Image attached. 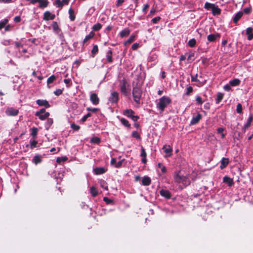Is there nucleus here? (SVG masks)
I'll use <instances>...</instances> for the list:
<instances>
[{
    "label": "nucleus",
    "instance_id": "nucleus-53",
    "mask_svg": "<svg viewBox=\"0 0 253 253\" xmlns=\"http://www.w3.org/2000/svg\"><path fill=\"white\" fill-rule=\"evenodd\" d=\"M132 136L136 138H140V135L136 131L132 132Z\"/></svg>",
    "mask_w": 253,
    "mask_h": 253
},
{
    "label": "nucleus",
    "instance_id": "nucleus-55",
    "mask_svg": "<svg viewBox=\"0 0 253 253\" xmlns=\"http://www.w3.org/2000/svg\"><path fill=\"white\" fill-rule=\"evenodd\" d=\"M91 116V114L88 113H87V114H86L85 115H84L83 118L82 119V121L83 122H84L86 119L89 117L90 116Z\"/></svg>",
    "mask_w": 253,
    "mask_h": 253
},
{
    "label": "nucleus",
    "instance_id": "nucleus-50",
    "mask_svg": "<svg viewBox=\"0 0 253 253\" xmlns=\"http://www.w3.org/2000/svg\"><path fill=\"white\" fill-rule=\"evenodd\" d=\"M63 92V89H57L54 91V94L57 96L61 95Z\"/></svg>",
    "mask_w": 253,
    "mask_h": 253
},
{
    "label": "nucleus",
    "instance_id": "nucleus-60",
    "mask_svg": "<svg viewBox=\"0 0 253 253\" xmlns=\"http://www.w3.org/2000/svg\"><path fill=\"white\" fill-rule=\"evenodd\" d=\"M138 47H139V43H134L132 44L131 48L133 50H136V49L138 48Z\"/></svg>",
    "mask_w": 253,
    "mask_h": 253
},
{
    "label": "nucleus",
    "instance_id": "nucleus-13",
    "mask_svg": "<svg viewBox=\"0 0 253 253\" xmlns=\"http://www.w3.org/2000/svg\"><path fill=\"white\" fill-rule=\"evenodd\" d=\"M163 149L164 150L165 153L167 154L166 157H169L171 155L172 149L171 148H170V146H168V148H167V145H165L163 146Z\"/></svg>",
    "mask_w": 253,
    "mask_h": 253
},
{
    "label": "nucleus",
    "instance_id": "nucleus-62",
    "mask_svg": "<svg viewBox=\"0 0 253 253\" xmlns=\"http://www.w3.org/2000/svg\"><path fill=\"white\" fill-rule=\"evenodd\" d=\"M130 118H131L133 121L136 122L139 119V117L132 115Z\"/></svg>",
    "mask_w": 253,
    "mask_h": 253
},
{
    "label": "nucleus",
    "instance_id": "nucleus-57",
    "mask_svg": "<svg viewBox=\"0 0 253 253\" xmlns=\"http://www.w3.org/2000/svg\"><path fill=\"white\" fill-rule=\"evenodd\" d=\"M103 201L105 202L107 204H110L112 203V200L108 198L107 197H104L103 198Z\"/></svg>",
    "mask_w": 253,
    "mask_h": 253
},
{
    "label": "nucleus",
    "instance_id": "nucleus-7",
    "mask_svg": "<svg viewBox=\"0 0 253 253\" xmlns=\"http://www.w3.org/2000/svg\"><path fill=\"white\" fill-rule=\"evenodd\" d=\"M119 99V94L117 92H113L109 98V100L112 103H117Z\"/></svg>",
    "mask_w": 253,
    "mask_h": 253
},
{
    "label": "nucleus",
    "instance_id": "nucleus-56",
    "mask_svg": "<svg viewBox=\"0 0 253 253\" xmlns=\"http://www.w3.org/2000/svg\"><path fill=\"white\" fill-rule=\"evenodd\" d=\"M161 19L160 17L158 16L152 19V22L156 24L157 22Z\"/></svg>",
    "mask_w": 253,
    "mask_h": 253
},
{
    "label": "nucleus",
    "instance_id": "nucleus-20",
    "mask_svg": "<svg viewBox=\"0 0 253 253\" xmlns=\"http://www.w3.org/2000/svg\"><path fill=\"white\" fill-rule=\"evenodd\" d=\"M38 2L39 3V7L41 8L46 7L49 3L47 0H40Z\"/></svg>",
    "mask_w": 253,
    "mask_h": 253
},
{
    "label": "nucleus",
    "instance_id": "nucleus-47",
    "mask_svg": "<svg viewBox=\"0 0 253 253\" xmlns=\"http://www.w3.org/2000/svg\"><path fill=\"white\" fill-rule=\"evenodd\" d=\"M135 38V36H131L126 41V44H129L131 43L134 40Z\"/></svg>",
    "mask_w": 253,
    "mask_h": 253
},
{
    "label": "nucleus",
    "instance_id": "nucleus-16",
    "mask_svg": "<svg viewBox=\"0 0 253 253\" xmlns=\"http://www.w3.org/2000/svg\"><path fill=\"white\" fill-rule=\"evenodd\" d=\"M228 163L229 159L228 158H223L221 161L220 168L223 169L228 165Z\"/></svg>",
    "mask_w": 253,
    "mask_h": 253
},
{
    "label": "nucleus",
    "instance_id": "nucleus-19",
    "mask_svg": "<svg viewBox=\"0 0 253 253\" xmlns=\"http://www.w3.org/2000/svg\"><path fill=\"white\" fill-rule=\"evenodd\" d=\"M223 181L224 182L227 183L229 186H231L234 183L233 180L227 176L223 177Z\"/></svg>",
    "mask_w": 253,
    "mask_h": 253
},
{
    "label": "nucleus",
    "instance_id": "nucleus-12",
    "mask_svg": "<svg viewBox=\"0 0 253 253\" xmlns=\"http://www.w3.org/2000/svg\"><path fill=\"white\" fill-rule=\"evenodd\" d=\"M161 195L167 199H169L171 197L170 192L167 190L162 189L160 191Z\"/></svg>",
    "mask_w": 253,
    "mask_h": 253
},
{
    "label": "nucleus",
    "instance_id": "nucleus-39",
    "mask_svg": "<svg viewBox=\"0 0 253 253\" xmlns=\"http://www.w3.org/2000/svg\"><path fill=\"white\" fill-rule=\"evenodd\" d=\"M196 43V40L195 39H192L188 42V45L190 47H194Z\"/></svg>",
    "mask_w": 253,
    "mask_h": 253
},
{
    "label": "nucleus",
    "instance_id": "nucleus-32",
    "mask_svg": "<svg viewBox=\"0 0 253 253\" xmlns=\"http://www.w3.org/2000/svg\"><path fill=\"white\" fill-rule=\"evenodd\" d=\"M49 116V113L48 112H46L44 114H41L40 116H37L39 117V119L41 120H44L45 119L48 117Z\"/></svg>",
    "mask_w": 253,
    "mask_h": 253
},
{
    "label": "nucleus",
    "instance_id": "nucleus-44",
    "mask_svg": "<svg viewBox=\"0 0 253 253\" xmlns=\"http://www.w3.org/2000/svg\"><path fill=\"white\" fill-rule=\"evenodd\" d=\"M158 168L161 169V171L163 173H165L167 171L166 168L165 166L163 165L161 163H159L158 165Z\"/></svg>",
    "mask_w": 253,
    "mask_h": 253
},
{
    "label": "nucleus",
    "instance_id": "nucleus-64",
    "mask_svg": "<svg viewBox=\"0 0 253 253\" xmlns=\"http://www.w3.org/2000/svg\"><path fill=\"white\" fill-rule=\"evenodd\" d=\"M124 2V0H118L116 6L117 7L120 6Z\"/></svg>",
    "mask_w": 253,
    "mask_h": 253
},
{
    "label": "nucleus",
    "instance_id": "nucleus-34",
    "mask_svg": "<svg viewBox=\"0 0 253 253\" xmlns=\"http://www.w3.org/2000/svg\"><path fill=\"white\" fill-rule=\"evenodd\" d=\"M99 183L102 188H104L106 190H108V186L105 181L104 180H101L100 181Z\"/></svg>",
    "mask_w": 253,
    "mask_h": 253
},
{
    "label": "nucleus",
    "instance_id": "nucleus-2",
    "mask_svg": "<svg viewBox=\"0 0 253 253\" xmlns=\"http://www.w3.org/2000/svg\"><path fill=\"white\" fill-rule=\"evenodd\" d=\"M141 94L142 91L140 88L137 85L133 86L132 90V95L135 102L137 103L139 102V100L141 97Z\"/></svg>",
    "mask_w": 253,
    "mask_h": 253
},
{
    "label": "nucleus",
    "instance_id": "nucleus-40",
    "mask_svg": "<svg viewBox=\"0 0 253 253\" xmlns=\"http://www.w3.org/2000/svg\"><path fill=\"white\" fill-rule=\"evenodd\" d=\"M56 80V77L54 75H52L51 76H50L48 79H47V84H51L54 81H55Z\"/></svg>",
    "mask_w": 253,
    "mask_h": 253
},
{
    "label": "nucleus",
    "instance_id": "nucleus-54",
    "mask_svg": "<svg viewBox=\"0 0 253 253\" xmlns=\"http://www.w3.org/2000/svg\"><path fill=\"white\" fill-rule=\"evenodd\" d=\"M71 126L75 130H78L80 129V126L75 124H71Z\"/></svg>",
    "mask_w": 253,
    "mask_h": 253
},
{
    "label": "nucleus",
    "instance_id": "nucleus-61",
    "mask_svg": "<svg viewBox=\"0 0 253 253\" xmlns=\"http://www.w3.org/2000/svg\"><path fill=\"white\" fill-rule=\"evenodd\" d=\"M8 22V20L7 19H4L2 21H1L0 23L2 24L3 27H4Z\"/></svg>",
    "mask_w": 253,
    "mask_h": 253
},
{
    "label": "nucleus",
    "instance_id": "nucleus-15",
    "mask_svg": "<svg viewBox=\"0 0 253 253\" xmlns=\"http://www.w3.org/2000/svg\"><path fill=\"white\" fill-rule=\"evenodd\" d=\"M93 171L94 173L98 175V174H101L105 172L106 170L104 168L102 167H99V168H96L93 169Z\"/></svg>",
    "mask_w": 253,
    "mask_h": 253
},
{
    "label": "nucleus",
    "instance_id": "nucleus-25",
    "mask_svg": "<svg viewBox=\"0 0 253 253\" xmlns=\"http://www.w3.org/2000/svg\"><path fill=\"white\" fill-rule=\"evenodd\" d=\"M253 119V116L252 115H251L248 119L247 123L244 126L245 129L248 128L250 126L251 123L252 122Z\"/></svg>",
    "mask_w": 253,
    "mask_h": 253
},
{
    "label": "nucleus",
    "instance_id": "nucleus-10",
    "mask_svg": "<svg viewBox=\"0 0 253 253\" xmlns=\"http://www.w3.org/2000/svg\"><path fill=\"white\" fill-rule=\"evenodd\" d=\"M202 118V115L200 114H198L196 116L193 117L190 122L191 125H194L197 124Z\"/></svg>",
    "mask_w": 253,
    "mask_h": 253
},
{
    "label": "nucleus",
    "instance_id": "nucleus-22",
    "mask_svg": "<svg viewBox=\"0 0 253 253\" xmlns=\"http://www.w3.org/2000/svg\"><path fill=\"white\" fill-rule=\"evenodd\" d=\"M134 114V112L131 109H126L124 111L123 114L128 118H130L131 116Z\"/></svg>",
    "mask_w": 253,
    "mask_h": 253
},
{
    "label": "nucleus",
    "instance_id": "nucleus-24",
    "mask_svg": "<svg viewBox=\"0 0 253 253\" xmlns=\"http://www.w3.org/2000/svg\"><path fill=\"white\" fill-rule=\"evenodd\" d=\"M220 9L217 6H215V5L213 6L212 12L213 15H218L220 13Z\"/></svg>",
    "mask_w": 253,
    "mask_h": 253
},
{
    "label": "nucleus",
    "instance_id": "nucleus-46",
    "mask_svg": "<svg viewBox=\"0 0 253 253\" xmlns=\"http://www.w3.org/2000/svg\"><path fill=\"white\" fill-rule=\"evenodd\" d=\"M98 51V46L97 45H94L93 47V48L91 50V53L93 54H95L96 53H97Z\"/></svg>",
    "mask_w": 253,
    "mask_h": 253
},
{
    "label": "nucleus",
    "instance_id": "nucleus-33",
    "mask_svg": "<svg viewBox=\"0 0 253 253\" xmlns=\"http://www.w3.org/2000/svg\"><path fill=\"white\" fill-rule=\"evenodd\" d=\"M90 141L93 143L99 144L100 142V139L98 137H93L91 139Z\"/></svg>",
    "mask_w": 253,
    "mask_h": 253
},
{
    "label": "nucleus",
    "instance_id": "nucleus-21",
    "mask_svg": "<svg viewBox=\"0 0 253 253\" xmlns=\"http://www.w3.org/2000/svg\"><path fill=\"white\" fill-rule=\"evenodd\" d=\"M142 182L144 185H149L151 183V179L148 176H144L142 179Z\"/></svg>",
    "mask_w": 253,
    "mask_h": 253
},
{
    "label": "nucleus",
    "instance_id": "nucleus-42",
    "mask_svg": "<svg viewBox=\"0 0 253 253\" xmlns=\"http://www.w3.org/2000/svg\"><path fill=\"white\" fill-rule=\"evenodd\" d=\"M52 123H53L52 119H48L46 121V125H45L46 128L48 129L50 126L52 124Z\"/></svg>",
    "mask_w": 253,
    "mask_h": 253
},
{
    "label": "nucleus",
    "instance_id": "nucleus-27",
    "mask_svg": "<svg viewBox=\"0 0 253 253\" xmlns=\"http://www.w3.org/2000/svg\"><path fill=\"white\" fill-rule=\"evenodd\" d=\"M129 33H130V31L128 29H125L121 32L120 36L122 37H124L128 35Z\"/></svg>",
    "mask_w": 253,
    "mask_h": 253
},
{
    "label": "nucleus",
    "instance_id": "nucleus-49",
    "mask_svg": "<svg viewBox=\"0 0 253 253\" xmlns=\"http://www.w3.org/2000/svg\"><path fill=\"white\" fill-rule=\"evenodd\" d=\"M45 110L43 108L41 109L39 111H38L36 113L35 115L36 116H40L41 114H43L45 113Z\"/></svg>",
    "mask_w": 253,
    "mask_h": 253
},
{
    "label": "nucleus",
    "instance_id": "nucleus-45",
    "mask_svg": "<svg viewBox=\"0 0 253 253\" xmlns=\"http://www.w3.org/2000/svg\"><path fill=\"white\" fill-rule=\"evenodd\" d=\"M52 28L54 31H56L59 30V27H58V24L56 22L54 21L52 23Z\"/></svg>",
    "mask_w": 253,
    "mask_h": 253
},
{
    "label": "nucleus",
    "instance_id": "nucleus-14",
    "mask_svg": "<svg viewBox=\"0 0 253 253\" xmlns=\"http://www.w3.org/2000/svg\"><path fill=\"white\" fill-rule=\"evenodd\" d=\"M246 34L248 35V40H251L253 39V29L249 27L246 30Z\"/></svg>",
    "mask_w": 253,
    "mask_h": 253
},
{
    "label": "nucleus",
    "instance_id": "nucleus-43",
    "mask_svg": "<svg viewBox=\"0 0 253 253\" xmlns=\"http://www.w3.org/2000/svg\"><path fill=\"white\" fill-rule=\"evenodd\" d=\"M94 34L92 33H90L88 35H87L84 39V42L85 43L87 41H88L89 40H90L91 38H92Z\"/></svg>",
    "mask_w": 253,
    "mask_h": 253
},
{
    "label": "nucleus",
    "instance_id": "nucleus-30",
    "mask_svg": "<svg viewBox=\"0 0 253 253\" xmlns=\"http://www.w3.org/2000/svg\"><path fill=\"white\" fill-rule=\"evenodd\" d=\"M112 52L111 50H109L106 54V58L107 60L109 62H112Z\"/></svg>",
    "mask_w": 253,
    "mask_h": 253
},
{
    "label": "nucleus",
    "instance_id": "nucleus-29",
    "mask_svg": "<svg viewBox=\"0 0 253 253\" xmlns=\"http://www.w3.org/2000/svg\"><path fill=\"white\" fill-rule=\"evenodd\" d=\"M69 14L71 20L74 21L75 19V15L74 14V11L72 8H71L69 9Z\"/></svg>",
    "mask_w": 253,
    "mask_h": 253
},
{
    "label": "nucleus",
    "instance_id": "nucleus-9",
    "mask_svg": "<svg viewBox=\"0 0 253 253\" xmlns=\"http://www.w3.org/2000/svg\"><path fill=\"white\" fill-rule=\"evenodd\" d=\"M36 103L40 106H44L46 108H49L50 107L48 102L45 100L38 99L36 101Z\"/></svg>",
    "mask_w": 253,
    "mask_h": 253
},
{
    "label": "nucleus",
    "instance_id": "nucleus-59",
    "mask_svg": "<svg viewBox=\"0 0 253 253\" xmlns=\"http://www.w3.org/2000/svg\"><path fill=\"white\" fill-rule=\"evenodd\" d=\"M197 74L195 76L191 75V81L192 82H197L198 80L197 79Z\"/></svg>",
    "mask_w": 253,
    "mask_h": 253
},
{
    "label": "nucleus",
    "instance_id": "nucleus-38",
    "mask_svg": "<svg viewBox=\"0 0 253 253\" xmlns=\"http://www.w3.org/2000/svg\"><path fill=\"white\" fill-rule=\"evenodd\" d=\"M102 27V25L100 23L95 24L92 28L94 31H97L99 30Z\"/></svg>",
    "mask_w": 253,
    "mask_h": 253
},
{
    "label": "nucleus",
    "instance_id": "nucleus-63",
    "mask_svg": "<svg viewBox=\"0 0 253 253\" xmlns=\"http://www.w3.org/2000/svg\"><path fill=\"white\" fill-rule=\"evenodd\" d=\"M194 56V54L193 53H191L189 54L187 57V60H193V59H192V57H193Z\"/></svg>",
    "mask_w": 253,
    "mask_h": 253
},
{
    "label": "nucleus",
    "instance_id": "nucleus-18",
    "mask_svg": "<svg viewBox=\"0 0 253 253\" xmlns=\"http://www.w3.org/2000/svg\"><path fill=\"white\" fill-rule=\"evenodd\" d=\"M42 161V157L39 155H37L34 157L32 162L34 163L36 165H37L41 163Z\"/></svg>",
    "mask_w": 253,
    "mask_h": 253
},
{
    "label": "nucleus",
    "instance_id": "nucleus-48",
    "mask_svg": "<svg viewBox=\"0 0 253 253\" xmlns=\"http://www.w3.org/2000/svg\"><path fill=\"white\" fill-rule=\"evenodd\" d=\"M55 4L60 8L63 6L62 2L60 0H56L55 1Z\"/></svg>",
    "mask_w": 253,
    "mask_h": 253
},
{
    "label": "nucleus",
    "instance_id": "nucleus-52",
    "mask_svg": "<svg viewBox=\"0 0 253 253\" xmlns=\"http://www.w3.org/2000/svg\"><path fill=\"white\" fill-rule=\"evenodd\" d=\"M237 112L238 113H241L242 112V107L241 104L239 103L238 104L237 106Z\"/></svg>",
    "mask_w": 253,
    "mask_h": 253
},
{
    "label": "nucleus",
    "instance_id": "nucleus-28",
    "mask_svg": "<svg viewBox=\"0 0 253 253\" xmlns=\"http://www.w3.org/2000/svg\"><path fill=\"white\" fill-rule=\"evenodd\" d=\"M38 129L37 127H33L31 129V135L33 138H35L37 135Z\"/></svg>",
    "mask_w": 253,
    "mask_h": 253
},
{
    "label": "nucleus",
    "instance_id": "nucleus-41",
    "mask_svg": "<svg viewBox=\"0 0 253 253\" xmlns=\"http://www.w3.org/2000/svg\"><path fill=\"white\" fill-rule=\"evenodd\" d=\"M38 144V141L36 140H30V147L31 149H33L34 148L36 147L37 146V145Z\"/></svg>",
    "mask_w": 253,
    "mask_h": 253
},
{
    "label": "nucleus",
    "instance_id": "nucleus-6",
    "mask_svg": "<svg viewBox=\"0 0 253 253\" xmlns=\"http://www.w3.org/2000/svg\"><path fill=\"white\" fill-rule=\"evenodd\" d=\"M55 15L52 14L49 11H46L44 13L43 19L44 20L48 21L49 19L53 20L55 18Z\"/></svg>",
    "mask_w": 253,
    "mask_h": 253
},
{
    "label": "nucleus",
    "instance_id": "nucleus-23",
    "mask_svg": "<svg viewBox=\"0 0 253 253\" xmlns=\"http://www.w3.org/2000/svg\"><path fill=\"white\" fill-rule=\"evenodd\" d=\"M243 16L242 12H238L234 16L233 18V22L236 23Z\"/></svg>",
    "mask_w": 253,
    "mask_h": 253
},
{
    "label": "nucleus",
    "instance_id": "nucleus-26",
    "mask_svg": "<svg viewBox=\"0 0 253 253\" xmlns=\"http://www.w3.org/2000/svg\"><path fill=\"white\" fill-rule=\"evenodd\" d=\"M240 83V81L238 79H234L231 81H230L229 84L230 85L232 86H236L239 84Z\"/></svg>",
    "mask_w": 253,
    "mask_h": 253
},
{
    "label": "nucleus",
    "instance_id": "nucleus-37",
    "mask_svg": "<svg viewBox=\"0 0 253 253\" xmlns=\"http://www.w3.org/2000/svg\"><path fill=\"white\" fill-rule=\"evenodd\" d=\"M214 5V4H212V3H209V2H206L205 4V6L204 7L209 10L210 9V8H211L212 9L213 6Z\"/></svg>",
    "mask_w": 253,
    "mask_h": 253
},
{
    "label": "nucleus",
    "instance_id": "nucleus-35",
    "mask_svg": "<svg viewBox=\"0 0 253 253\" xmlns=\"http://www.w3.org/2000/svg\"><path fill=\"white\" fill-rule=\"evenodd\" d=\"M90 192L93 197L96 196L98 194L97 190L93 186L90 187Z\"/></svg>",
    "mask_w": 253,
    "mask_h": 253
},
{
    "label": "nucleus",
    "instance_id": "nucleus-8",
    "mask_svg": "<svg viewBox=\"0 0 253 253\" xmlns=\"http://www.w3.org/2000/svg\"><path fill=\"white\" fill-rule=\"evenodd\" d=\"M90 101L94 105H97L99 102V99L96 93H93L90 94Z\"/></svg>",
    "mask_w": 253,
    "mask_h": 253
},
{
    "label": "nucleus",
    "instance_id": "nucleus-5",
    "mask_svg": "<svg viewBox=\"0 0 253 253\" xmlns=\"http://www.w3.org/2000/svg\"><path fill=\"white\" fill-rule=\"evenodd\" d=\"M19 111L18 109L12 107L8 108L5 111V114L8 116H15L18 115Z\"/></svg>",
    "mask_w": 253,
    "mask_h": 253
},
{
    "label": "nucleus",
    "instance_id": "nucleus-11",
    "mask_svg": "<svg viewBox=\"0 0 253 253\" xmlns=\"http://www.w3.org/2000/svg\"><path fill=\"white\" fill-rule=\"evenodd\" d=\"M220 37V35L219 34H211L208 36L207 39L209 42H213L215 41V40L217 38H219Z\"/></svg>",
    "mask_w": 253,
    "mask_h": 253
},
{
    "label": "nucleus",
    "instance_id": "nucleus-51",
    "mask_svg": "<svg viewBox=\"0 0 253 253\" xmlns=\"http://www.w3.org/2000/svg\"><path fill=\"white\" fill-rule=\"evenodd\" d=\"M192 92H193V88L192 86H190L187 88V91L185 93V94L187 95H189Z\"/></svg>",
    "mask_w": 253,
    "mask_h": 253
},
{
    "label": "nucleus",
    "instance_id": "nucleus-4",
    "mask_svg": "<svg viewBox=\"0 0 253 253\" xmlns=\"http://www.w3.org/2000/svg\"><path fill=\"white\" fill-rule=\"evenodd\" d=\"M120 86L122 93L125 96H127L129 93L127 91V87H129V84L125 79H123L121 81Z\"/></svg>",
    "mask_w": 253,
    "mask_h": 253
},
{
    "label": "nucleus",
    "instance_id": "nucleus-1",
    "mask_svg": "<svg viewBox=\"0 0 253 253\" xmlns=\"http://www.w3.org/2000/svg\"><path fill=\"white\" fill-rule=\"evenodd\" d=\"M171 100L169 98L166 96H163L159 100L157 104V108L160 110V113H162L165 108L170 103Z\"/></svg>",
    "mask_w": 253,
    "mask_h": 253
},
{
    "label": "nucleus",
    "instance_id": "nucleus-58",
    "mask_svg": "<svg viewBox=\"0 0 253 253\" xmlns=\"http://www.w3.org/2000/svg\"><path fill=\"white\" fill-rule=\"evenodd\" d=\"M196 100L198 104H202L203 103V101L202 100V98L200 96H197L196 98Z\"/></svg>",
    "mask_w": 253,
    "mask_h": 253
},
{
    "label": "nucleus",
    "instance_id": "nucleus-31",
    "mask_svg": "<svg viewBox=\"0 0 253 253\" xmlns=\"http://www.w3.org/2000/svg\"><path fill=\"white\" fill-rule=\"evenodd\" d=\"M121 122L122 124L126 127H130V125L129 124L128 121L124 118H122L120 119Z\"/></svg>",
    "mask_w": 253,
    "mask_h": 253
},
{
    "label": "nucleus",
    "instance_id": "nucleus-36",
    "mask_svg": "<svg viewBox=\"0 0 253 253\" xmlns=\"http://www.w3.org/2000/svg\"><path fill=\"white\" fill-rule=\"evenodd\" d=\"M223 97V94L222 93H218L217 98L216 99V103H219V102L222 99Z\"/></svg>",
    "mask_w": 253,
    "mask_h": 253
},
{
    "label": "nucleus",
    "instance_id": "nucleus-17",
    "mask_svg": "<svg viewBox=\"0 0 253 253\" xmlns=\"http://www.w3.org/2000/svg\"><path fill=\"white\" fill-rule=\"evenodd\" d=\"M140 156L141 157H142V162L144 164H145L146 163V153L145 152V150L144 149V148L143 147H141V154H140Z\"/></svg>",
    "mask_w": 253,
    "mask_h": 253
},
{
    "label": "nucleus",
    "instance_id": "nucleus-3",
    "mask_svg": "<svg viewBox=\"0 0 253 253\" xmlns=\"http://www.w3.org/2000/svg\"><path fill=\"white\" fill-rule=\"evenodd\" d=\"M174 178L175 182L181 183L185 186H187L190 184L189 181L187 180V178L183 175H181L179 172L174 174Z\"/></svg>",
    "mask_w": 253,
    "mask_h": 253
}]
</instances>
